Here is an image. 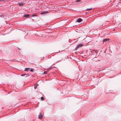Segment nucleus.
<instances>
[{
	"label": "nucleus",
	"instance_id": "f257e3e1",
	"mask_svg": "<svg viewBox=\"0 0 121 121\" xmlns=\"http://www.w3.org/2000/svg\"><path fill=\"white\" fill-rule=\"evenodd\" d=\"M83 46V45L82 43H80L76 47V48L74 49V50H76L78 49L79 48H81Z\"/></svg>",
	"mask_w": 121,
	"mask_h": 121
},
{
	"label": "nucleus",
	"instance_id": "f03ea898",
	"mask_svg": "<svg viewBox=\"0 0 121 121\" xmlns=\"http://www.w3.org/2000/svg\"><path fill=\"white\" fill-rule=\"evenodd\" d=\"M87 53V54H88L89 55H90L91 56H92L94 55L95 56V55L96 54V52L94 51L92 52Z\"/></svg>",
	"mask_w": 121,
	"mask_h": 121
},
{
	"label": "nucleus",
	"instance_id": "7ed1b4c3",
	"mask_svg": "<svg viewBox=\"0 0 121 121\" xmlns=\"http://www.w3.org/2000/svg\"><path fill=\"white\" fill-rule=\"evenodd\" d=\"M82 21V20L81 18H79L76 21V22L80 23Z\"/></svg>",
	"mask_w": 121,
	"mask_h": 121
},
{
	"label": "nucleus",
	"instance_id": "20e7f679",
	"mask_svg": "<svg viewBox=\"0 0 121 121\" xmlns=\"http://www.w3.org/2000/svg\"><path fill=\"white\" fill-rule=\"evenodd\" d=\"M38 116L39 118L40 119H42L43 118V115L41 113H40V115H39Z\"/></svg>",
	"mask_w": 121,
	"mask_h": 121
},
{
	"label": "nucleus",
	"instance_id": "39448f33",
	"mask_svg": "<svg viewBox=\"0 0 121 121\" xmlns=\"http://www.w3.org/2000/svg\"><path fill=\"white\" fill-rule=\"evenodd\" d=\"M110 40V39H104L103 41V42H106L107 41H109Z\"/></svg>",
	"mask_w": 121,
	"mask_h": 121
},
{
	"label": "nucleus",
	"instance_id": "423d86ee",
	"mask_svg": "<svg viewBox=\"0 0 121 121\" xmlns=\"http://www.w3.org/2000/svg\"><path fill=\"white\" fill-rule=\"evenodd\" d=\"M30 69V68H25L24 71H28Z\"/></svg>",
	"mask_w": 121,
	"mask_h": 121
},
{
	"label": "nucleus",
	"instance_id": "0eeeda50",
	"mask_svg": "<svg viewBox=\"0 0 121 121\" xmlns=\"http://www.w3.org/2000/svg\"><path fill=\"white\" fill-rule=\"evenodd\" d=\"M29 17V15L28 14H25L24 15V17L26 18H27Z\"/></svg>",
	"mask_w": 121,
	"mask_h": 121
},
{
	"label": "nucleus",
	"instance_id": "6e6552de",
	"mask_svg": "<svg viewBox=\"0 0 121 121\" xmlns=\"http://www.w3.org/2000/svg\"><path fill=\"white\" fill-rule=\"evenodd\" d=\"M18 4L19 6H22L23 5V4L22 3H19Z\"/></svg>",
	"mask_w": 121,
	"mask_h": 121
},
{
	"label": "nucleus",
	"instance_id": "1a4fd4ad",
	"mask_svg": "<svg viewBox=\"0 0 121 121\" xmlns=\"http://www.w3.org/2000/svg\"><path fill=\"white\" fill-rule=\"evenodd\" d=\"M34 69L33 68H30V69H29L30 71H31V72H34Z\"/></svg>",
	"mask_w": 121,
	"mask_h": 121
},
{
	"label": "nucleus",
	"instance_id": "9d476101",
	"mask_svg": "<svg viewBox=\"0 0 121 121\" xmlns=\"http://www.w3.org/2000/svg\"><path fill=\"white\" fill-rule=\"evenodd\" d=\"M94 51H92L90 49L89 50L87 51V53H89L90 52H93Z\"/></svg>",
	"mask_w": 121,
	"mask_h": 121
},
{
	"label": "nucleus",
	"instance_id": "9b49d317",
	"mask_svg": "<svg viewBox=\"0 0 121 121\" xmlns=\"http://www.w3.org/2000/svg\"><path fill=\"white\" fill-rule=\"evenodd\" d=\"M92 9V8H88V9H86V10H89Z\"/></svg>",
	"mask_w": 121,
	"mask_h": 121
},
{
	"label": "nucleus",
	"instance_id": "f8f14e48",
	"mask_svg": "<svg viewBox=\"0 0 121 121\" xmlns=\"http://www.w3.org/2000/svg\"><path fill=\"white\" fill-rule=\"evenodd\" d=\"M46 13V12H42L40 14H45Z\"/></svg>",
	"mask_w": 121,
	"mask_h": 121
},
{
	"label": "nucleus",
	"instance_id": "ddd939ff",
	"mask_svg": "<svg viewBox=\"0 0 121 121\" xmlns=\"http://www.w3.org/2000/svg\"><path fill=\"white\" fill-rule=\"evenodd\" d=\"M81 0H77L76 1V2H80Z\"/></svg>",
	"mask_w": 121,
	"mask_h": 121
},
{
	"label": "nucleus",
	"instance_id": "4468645a",
	"mask_svg": "<svg viewBox=\"0 0 121 121\" xmlns=\"http://www.w3.org/2000/svg\"><path fill=\"white\" fill-rule=\"evenodd\" d=\"M41 99L42 100H43L44 99V98L42 96L41 97Z\"/></svg>",
	"mask_w": 121,
	"mask_h": 121
},
{
	"label": "nucleus",
	"instance_id": "2eb2a0df",
	"mask_svg": "<svg viewBox=\"0 0 121 121\" xmlns=\"http://www.w3.org/2000/svg\"><path fill=\"white\" fill-rule=\"evenodd\" d=\"M90 38H89V37L86 38V39H89V41H90Z\"/></svg>",
	"mask_w": 121,
	"mask_h": 121
},
{
	"label": "nucleus",
	"instance_id": "dca6fc26",
	"mask_svg": "<svg viewBox=\"0 0 121 121\" xmlns=\"http://www.w3.org/2000/svg\"><path fill=\"white\" fill-rule=\"evenodd\" d=\"M24 74L25 75H25H27V76H29V75L28 74L25 73V74Z\"/></svg>",
	"mask_w": 121,
	"mask_h": 121
},
{
	"label": "nucleus",
	"instance_id": "f3484780",
	"mask_svg": "<svg viewBox=\"0 0 121 121\" xmlns=\"http://www.w3.org/2000/svg\"><path fill=\"white\" fill-rule=\"evenodd\" d=\"M36 88H37V86H34V88L35 89H36Z\"/></svg>",
	"mask_w": 121,
	"mask_h": 121
},
{
	"label": "nucleus",
	"instance_id": "a211bd4d",
	"mask_svg": "<svg viewBox=\"0 0 121 121\" xmlns=\"http://www.w3.org/2000/svg\"><path fill=\"white\" fill-rule=\"evenodd\" d=\"M25 76V75L24 74H22L21 75V76Z\"/></svg>",
	"mask_w": 121,
	"mask_h": 121
},
{
	"label": "nucleus",
	"instance_id": "6ab92c4d",
	"mask_svg": "<svg viewBox=\"0 0 121 121\" xmlns=\"http://www.w3.org/2000/svg\"><path fill=\"white\" fill-rule=\"evenodd\" d=\"M46 72H44L43 73V74H45L46 73Z\"/></svg>",
	"mask_w": 121,
	"mask_h": 121
},
{
	"label": "nucleus",
	"instance_id": "aec40b11",
	"mask_svg": "<svg viewBox=\"0 0 121 121\" xmlns=\"http://www.w3.org/2000/svg\"><path fill=\"white\" fill-rule=\"evenodd\" d=\"M95 55H96V54ZM93 56H94V55ZM93 57H96V56H95H95H93Z\"/></svg>",
	"mask_w": 121,
	"mask_h": 121
},
{
	"label": "nucleus",
	"instance_id": "412c9836",
	"mask_svg": "<svg viewBox=\"0 0 121 121\" xmlns=\"http://www.w3.org/2000/svg\"><path fill=\"white\" fill-rule=\"evenodd\" d=\"M38 85V84H37L36 85V86H37V85Z\"/></svg>",
	"mask_w": 121,
	"mask_h": 121
}]
</instances>
